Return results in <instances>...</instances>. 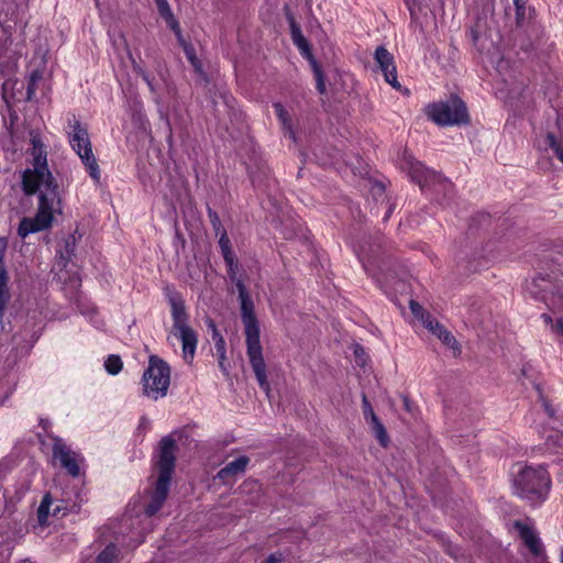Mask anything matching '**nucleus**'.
Listing matches in <instances>:
<instances>
[{
	"mask_svg": "<svg viewBox=\"0 0 563 563\" xmlns=\"http://www.w3.org/2000/svg\"><path fill=\"white\" fill-rule=\"evenodd\" d=\"M235 286L241 303V319L244 324L249 361L260 387L265 391H269L266 363L263 357V349L260 340V324L254 311V302L242 280L238 279Z\"/></svg>",
	"mask_w": 563,
	"mask_h": 563,
	"instance_id": "f257e3e1",
	"label": "nucleus"
},
{
	"mask_svg": "<svg viewBox=\"0 0 563 563\" xmlns=\"http://www.w3.org/2000/svg\"><path fill=\"white\" fill-rule=\"evenodd\" d=\"M177 444L172 435H165L158 443V460L155 466L158 476L150 503L144 512L147 517L155 516L167 499L172 476L175 471Z\"/></svg>",
	"mask_w": 563,
	"mask_h": 563,
	"instance_id": "f03ea898",
	"label": "nucleus"
},
{
	"mask_svg": "<svg viewBox=\"0 0 563 563\" xmlns=\"http://www.w3.org/2000/svg\"><path fill=\"white\" fill-rule=\"evenodd\" d=\"M512 493L531 506L543 504L551 489V477L543 465H525L512 473Z\"/></svg>",
	"mask_w": 563,
	"mask_h": 563,
	"instance_id": "7ed1b4c3",
	"label": "nucleus"
},
{
	"mask_svg": "<svg viewBox=\"0 0 563 563\" xmlns=\"http://www.w3.org/2000/svg\"><path fill=\"white\" fill-rule=\"evenodd\" d=\"M33 168L22 173V190L26 196H33L41 191L58 192V184L47 167L46 151L41 139L36 135L32 140Z\"/></svg>",
	"mask_w": 563,
	"mask_h": 563,
	"instance_id": "20e7f679",
	"label": "nucleus"
},
{
	"mask_svg": "<svg viewBox=\"0 0 563 563\" xmlns=\"http://www.w3.org/2000/svg\"><path fill=\"white\" fill-rule=\"evenodd\" d=\"M165 295L170 306L172 333L180 340L184 358L190 363L196 353L198 334L189 324V314L183 295L170 289H166Z\"/></svg>",
	"mask_w": 563,
	"mask_h": 563,
	"instance_id": "39448f33",
	"label": "nucleus"
},
{
	"mask_svg": "<svg viewBox=\"0 0 563 563\" xmlns=\"http://www.w3.org/2000/svg\"><path fill=\"white\" fill-rule=\"evenodd\" d=\"M400 166L422 190L431 188L437 196L442 195L443 201H440L441 203H450L454 195V187L448 178L430 170L421 162L407 153L404 154Z\"/></svg>",
	"mask_w": 563,
	"mask_h": 563,
	"instance_id": "423d86ee",
	"label": "nucleus"
},
{
	"mask_svg": "<svg viewBox=\"0 0 563 563\" xmlns=\"http://www.w3.org/2000/svg\"><path fill=\"white\" fill-rule=\"evenodd\" d=\"M34 218L24 217L19 224L18 234L24 239L29 234L47 230L52 227L56 206L60 203L59 194L41 191Z\"/></svg>",
	"mask_w": 563,
	"mask_h": 563,
	"instance_id": "0eeeda50",
	"label": "nucleus"
},
{
	"mask_svg": "<svg viewBox=\"0 0 563 563\" xmlns=\"http://www.w3.org/2000/svg\"><path fill=\"white\" fill-rule=\"evenodd\" d=\"M143 393L148 398L157 400L167 395L170 385V367L163 358L151 355L148 366L142 376Z\"/></svg>",
	"mask_w": 563,
	"mask_h": 563,
	"instance_id": "6e6552de",
	"label": "nucleus"
},
{
	"mask_svg": "<svg viewBox=\"0 0 563 563\" xmlns=\"http://www.w3.org/2000/svg\"><path fill=\"white\" fill-rule=\"evenodd\" d=\"M68 140L71 148L80 157L90 177L99 183L100 180V168L97 159L92 153V145L89 139L88 130L85 128L75 115H73V122L69 120Z\"/></svg>",
	"mask_w": 563,
	"mask_h": 563,
	"instance_id": "1a4fd4ad",
	"label": "nucleus"
},
{
	"mask_svg": "<svg viewBox=\"0 0 563 563\" xmlns=\"http://www.w3.org/2000/svg\"><path fill=\"white\" fill-rule=\"evenodd\" d=\"M429 118L441 126L465 125L470 115L465 102L457 96L432 103L428 107Z\"/></svg>",
	"mask_w": 563,
	"mask_h": 563,
	"instance_id": "9d476101",
	"label": "nucleus"
},
{
	"mask_svg": "<svg viewBox=\"0 0 563 563\" xmlns=\"http://www.w3.org/2000/svg\"><path fill=\"white\" fill-rule=\"evenodd\" d=\"M533 14L534 10H529L528 15L516 19V27L511 32L514 45L527 54L536 53L543 37V29Z\"/></svg>",
	"mask_w": 563,
	"mask_h": 563,
	"instance_id": "9b49d317",
	"label": "nucleus"
},
{
	"mask_svg": "<svg viewBox=\"0 0 563 563\" xmlns=\"http://www.w3.org/2000/svg\"><path fill=\"white\" fill-rule=\"evenodd\" d=\"M382 249V244L377 243L371 245L368 251L363 250L366 258H362V262L365 271L368 272L369 275L375 277L377 280H380V277H383L384 282L389 285L391 284L393 276L388 272L385 260L379 258Z\"/></svg>",
	"mask_w": 563,
	"mask_h": 563,
	"instance_id": "f8f14e48",
	"label": "nucleus"
},
{
	"mask_svg": "<svg viewBox=\"0 0 563 563\" xmlns=\"http://www.w3.org/2000/svg\"><path fill=\"white\" fill-rule=\"evenodd\" d=\"M53 456L60 462V466L71 477H78L80 473L78 464V454L70 450V448L58 437L53 438Z\"/></svg>",
	"mask_w": 563,
	"mask_h": 563,
	"instance_id": "ddd939ff",
	"label": "nucleus"
},
{
	"mask_svg": "<svg viewBox=\"0 0 563 563\" xmlns=\"http://www.w3.org/2000/svg\"><path fill=\"white\" fill-rule=\"evenodd\" d=\"M374 59L383 73L385 81L394 89L402 91V87L397 79V68L394 56L383 45L378 46L374 53Z\"/></svg>",
	"mask_w": 563,
	"mask_h": 563,
	"instance_id": "4468645a",
	"label": "nucleus"
},
{
	"mask_svg": "<svg viewBox=\"0 0 563 563\" xmlns=\"http://www.w3.org/2000/svg\"><path fill=\"white\" fill-rule=\"evenodd\" d=\"M514 527L519 532L521 540L523 541L525 545L529 549L531 554L536 558L544 559V547L542 544L541 539L538 537L537 532L531 527H529L528 525L523 523L520 520H516L514 522Z\"/></svg>",
	"mask_w": 563,
	"mask_h": 563,
	"instance_id": "2eb2a0df",
	"label": "nucleus"
},
{
	"mask_svg": "<svg viewBox=\"0 0 563 563\" xmlns=\"http://www.w3.org/2000/svg\"><path fill=\"white\" fill-rule=\"evenodd\" d=\"M249 463L250 459L246 455H240L219 470L214 478L225 485L231 484L245 473Z\"/></svg>",
	"mask_w": 563,
	"mask_h": 563,
	"instance_id": "dca6fc26",
	"label": "nucleus"
},
{
	"mask_svg": "<svg viewBox=\"0 0 563 563\" xmlns=\"http://www.w3.org/2000/svg\"><path fill=\"white\" fill-rule=\"evenodd\" d=\"M289 21H290L291 40H292L294 44L299 49L300 54L309 60V63H311L312 60H316V58L311 52L309 42L303 36V34L300 30V26L297 24V22L295 21L294 18H290Z\"/></svg>",
	"mask_w": 563,
	"mask_h": 563,
	"instance_id": "f3484780",
	"label": "nucleus"
},
{
	"mask_svg": "<svg viewBox=\"0 0 563 563\" xmlns=\"http://www.w3.org/2000/svg\"><path fill=\"white\" fill-rule=\"evenodd\" d=\"M550 290L551 282L542 275L534 277L530 283L527 284V291L531 295V297L540 301H547V297Z\"/></svg>",
	"mask_w": 563,
	"mask_h": 563,
	"instance_id": "a211bd4d",
	"label": "nucleus"
},
{
	"mask_svg": "<svg viewBox=\"0 0 563 563\" xmlns=\"http://www.w3.org/2000/svg\"><path fill=\"white\" fill-rule=\"evenodd\" d=\"M155 3L157 5L159 15L166 21L168 26L172 29V31L178 37V40L183 43L181 30H180L179 23L176 20V18L174 16L168 1L167 0H155Z\"/></svg>",
	"mask_w": 563,
	"mask_h": 563,
	"instance_id": "6ab92c4d",
	"label": "nucleus"
},
{
	"mask_svg": "<svg viewBox=\"0 0 563 563\" xmlns=\"http://www.w3.org/2000/svg\"><path fill=\"white\" fill-rule=\"evenodd\" d=\"M432 334L437 335L443 344L452 350H459V343L451 332H449L437 319H432L430 327H426Z\"/></svg>",
	"mask_w": 563,
	"mask_h": 563,
	"instance_id": "aec40b11",
	"label": "nucleus"
},
{
	"mask_svg": "<svg viewBox=\"0 0 563 563\" xmlns=\"http://www.w3.org/2000/svg\"><path fill=\"white\" fill-rule=\"evenodd\" d=\"M369 423L372 427V431H373L375 438L377 439V441L379 442V444L383 448H386L389 443V437L387 434V431H386L384 424L380 422V420L378 419V417L376 415H373V418L369 420Z\"/></svg>",
	"mask_w": 563,
	"mask_h": 563,
	"instance_id": "412c9836",
	"label": "nucleus"
},
{
	"mask_svg": "<svg viewBox=\"0 0 563 563\" xmlns=\"http://www.w3.org/2000/svg\"><path fill=\"white\" fill-rule=\"evenodd\" d=\"M218 236H219V246H220L222 256L224 258V262L228 266H230V268H232V266L234 265V253L231 247L230 239H229L227 232H223L221 235H218Z\"/></svg>",
	"mask_w": 563,
	"mask_h": 563,
	"instance_id": "4be33fe9",
	"label": "nucleus"
},
{
	"mask_svg": "<svg viewBox=\"0 0 563 563\" xmlns=\"http://www.w3.org/2000/svg\"><path fill=\"white\" fill-rule=\"evenodd\" d=\"M409 308L412 314L419 319L424 327H430L433 317L427 310H424V308L419 302L410 300Z\"/></svg>",
	"mask_w": 563,
	"mask_h": 563,
	"instance_id": "5701e85b",
	"label": "nucleus"
},
{
	"mask_svg": "<svg viewBox=\"0 0 563 563\" xmlns=\"http://www.w3.org/2000/svg\"><path fill=\"white\" fill-rule=\"evenodd\" d=\"M273 107H274L275 113H276L277 118L279 119V121L282 122L283 126L285 129H287L289 136L291 139H295V133L290 126V118H289L288 111L279 102L274 103Z\"/></svg>",
	"mask_w": 563,
	"mask_h": 563,
	"instance_id": "b1692460",
	"label": "nucleus"
},
{
	"mask_svg": "<svg viewBox=\"0 0 563 563\" xmlns=\"http://www.w3.org/2000/svg\"><path fill=\"white\" fill-rule=\"evenodd\" d=\"M309 64H310V66L312 68L313 75H314V79H316V82H317V86H316L317 90L321 95L325 93V91H327V88H325V77H324V74H323L320 65L318 64L317 60H312Z\"/></svg>",
	"mask_w": 563,
	"mask_h": 563,
	"instance_id": "393cba45",
	"label": "nucleus"
},
{
	"mask_svg": "<svg viewBox=\"0 0 563 563\" xmlns=\"http://www.w3.org/2000/svg\"><path fill=\"white\" fill-rule=\"evenodd\" d=\"M412 20H418L419 14L422 13V11L428 5V0H404Z\"/></svg>",
	"mask_w": 563,
	"mask_h": 563,
	"instance_id": "a878e982",
	"label": "nucleus"
},
{
	"mask_svg": "<svg viewBox=\"0 0 563 563\" xmlns=\"http://www.w3.org/2000/svg\"><path fill=\"white\" fill-rule=\"evenodd\" d=\"M123 363L119 355L111 354L104 361V368L110 375H117L122 371Z\"/></svg>",
	"mask_w": 563,
	"mask_h": 563,
	"instance_id": "bb28decb",
	"label": "nucleus"
},
{
	"mask_svg": "<svg viewBox=\"0 0 563 563\" xmlns=\"http://www.w3.org/2000/svg\"><path fill=\"white\" fill-rule=\"evenodd\" d=\"M42 79V73L38 69L32 70L27 78L26 100H32L35 96L36 85Z\"/></svg>",
	"mask_w": 563,
	"mask_h": 563,
	"instance_id": "cd10ccee",
	"label": "nucleus"
},
{
	"mask_svg": "<svg viewBox=\"0 0 563 563\" xmlns=\"http://www.w3.org/2000/svg\"><path fill=\"white\" fill-rule=\"evenodd\" d=\"M209 327L212 328V340L214 341V346L218 356H223L225 354V341L223 336L218 331L214 322L212 320L209 321Z\"/></svg>",
	"mask_w": 563,
	"mask_h": 563,
	"instance_id": "c85d7f7f",
	"label": "nucleus"
},
{
	"mask_svg": "<svg viewBox=\"0 0 563 563\" xmlns=\"http://www.w3.org/2000/svg\"><path fill=\"white\" fill-rule=\"evenodd\" d=\"M7 247L5 239L0 238V287H8V272L4 266V252Z\"/></svg>",
	"mask_w": 563,
	"mask_h": 563,
	"instance_id": "c756f323",
	"label": "nucleus"
},
{
	"mask_svg": "<svg viewBox=\"0 0 563 563\" xmlns=\"http://www.w3.org/2000/svg\"><path fill=\"white\" fill-rule=\"evenodd\" d=\"M76 250V238L74 235H68L65 239L64 251L60 252V257L66 262L70 261L75 255Z\"/></svg>",
	"mask_w": 563,
	"mask_h": 563,
	"instance_id": "7c9ffc66",
	"label": "nucleus"
},
{
	"mask_svg": "<svg viewBox=\"0 0 563 563\" xmlns=\"http://www.w3.org/2000/svg\"><path fill=\"white\" fill-rule=\"evenodd\" d=\"M207 213L217 236L221 235L223 232H227L221 223L219 214L209 206L207 208Z\"/></svg>",
	"mask_w": 563,
	"mask_h": 563,
	"instance_id": "2f4dec72",
	"label": "nucleus"
},
{
	"mask_svg": "<svg viewBox=\"0 0 563 563\" xmlns=\"http://www.w3.org/2000/svg\"><path fill=\"white\" fill-rule=\"evenodd\" d=\"M10 300V292L8 287H0V331H3V316Z\"/></svg>",
	"mask_w": 563,
	"mask_h": 563,
	"instance_id": "473e14b6",
	"label": "nucleus"
},
{
	"mask_svg": "<svg viewBox=\"0 0 563 563\" xmlns=\"http://www.w3.org/2000/svg\"><path fill=\"white\" fill-rule=\"evenodd\" d=\"M113 560H114V548L111 545V547H107L104 550H102L98 554L95 563H113Z\"/></svg>",
	"mask_w": 563,
	"mask_h": 563,
	"instance_id": "72a5a7b5",
	"label": "nucleus"
},
{
	"mask_svg": "<svg viewBox=\"0 0 563 563\" xmlns=\"http://www.w3.org/2000/svg\"><path fill=\"white\" fill-rule=\"evenodd\" d=\"M49 505L51 501L48 499V495H46L37 509V517L40 521H44L47 518L49 512Z\"/></svg>",
	"mask_w": 563,
	"mask_h": 563,
	"instance_id": "f704fd0d",
	"label": "nucleus"
},
{
	"mask_svg": "<svg viewBox=\"0 0 563 563\" xmlns=\"http://www.w3.org/2000/svg\"><path fill=\"white\" fill-rule=\"evenodd\" d=\"M514 4L516 7V19L523 18L529 14V10H532L531 8L526 7L527 0H512Z\"/></svg>",
	"mask_w": 563,
	"mask_h": 563,
	"instance_id": "c9c22d12",
	"label": "nucleus"
},
{
	"mask_svg": "<svg viewBox=\"0 0 563 563\" xmlns=\"http://www.w3.org/2000/svg\"><path fill=\"white\" fill-rule=\"evenodd\" d=\"M184 52L186 54V57L188 58V60L195 66L197 67L198 64H199V60L196 56V53H195V48L191 44H184Z\"/></svg>",
	"mask_w": 563,
	"mask_h": 563,
	"instance_id": "e433bc0d",
	"label": "nucleus"
},
{
	"mask_svg": "<svg viewBox=\"0 0 563 563\" xmlns=\"http://www.w3.org/2000/svg\"><path fill=\"white\" fill-rule=\"evenodd\" d=\"M362 406H363V413L366 419L369 418V420L373 418V415H375L372 405L369 400L367 399L366 395H363L362 397Z\"/></svg>",
	"mask_w": 563,
	"mask_h": 563,
	"instance_id": "4c0bfd02",
	"label": "nucleus"
},
{
	"mask_svg": "<svg viewBox=\"0 0 563 563\" xmlns=\"http://www.w3.org/2000/svg\"><path fill=\"white\" fill-rule=\"evenodd\" d=\"M218 363L221 372L223 375L229 376L230 369H229V363L227 362V356L223 354V356H218Z\"/></svg>",
	"mask_w": 563,
	"mask_h": 563,
	"instance_id": "58836bf2",
	"label": "nucleus"
},
{
	"mask_svg": "<svg viewBox=\"0 0 563 563\" xmlns=\"http://www.w3.org/2000/svg\"><path fill=\"white\" fill-rule=\"evenodd\" d=\"M284 555L280 552H275L268 555L267 559L263 561V563H282L284 561Z\"/></svg>",
	"mask_w": 563,
	"mask_h": 563,
	"instance_id": "ea45409f",
	"label": "nucleus"
},
{
	"mask_svg": "<svg viewBox=\"0 0 563 563\" xmlns=\"http://www.w3.org/2000/svg\"><path fill=\"white\" fill-rule=\"evenodd\" d=\"M550 328L552 332L563 335V319L554 320Z\"/></svg>",
	"mask_w": 563,
	"mask_h": 563,
	"instance_id": "a19ab883",
	"label": "nucleus"
},
{
	"mask_svg": "<svg viewBox=\"0 0 563 563\" xmlns=\"http://www.w3.org/2000/svg\"><path fill=\"white\" fill-rule=\"evenodd\" d=\"M541 319L544 321V323H545L547 325H550V327L552 325V323H553V321H554V320L551 318V316H549L548 313H542V314H541Z\"/></svg>",
	"mask_w": 563,
	"mask_h": 563,
	"instance_id": "79ce46f5",
	"label": "nucleus"
},
{
	"mask_svg": "<svg viewBox=\"0 0 563 563\" xmlns=\"http://www.w3.org/2000/svg\"><path fill=\"white\" fill-rule=\"evenodd\" d=\"M235 267H236V261L234 260V265L232 266V268H230V266H228V273L230 275V277L233 279L234 276H235Z\"/></svg>",
	"mask_w": 563,
	"mask_h": 563,
	"instance_id": "37998d69",
	"label": "nucleus"
},
{
	"mask_svg": "<svg viewBox=\"0 0 563 563\" xmlns=\"http://www.w3.org/2000/svg\"><path fill=\"white\" fill-rule=\"evenodd\" d=\"M544 408H545L547 413H548L550 417H553V416H554V410L551 408V406H550L548 402H544Z\"/></svg>",
	"mask_w": 563,
	"mask_h": 563,
	"instance_id": "c03bdc74",
	"label": "nucleus"
},
{
	"mask_svg": "<svg viewBox=\"0 0 563 563\" xmlns=\"http://www.w3.org/2000/svg\"><path fill=\"white\" fill-rule=\"evenodd\" d=\"M471 35H472L473 42L476 43L478 40L477 32L475 30H471Z\"/></svg>",
	"mask_w": 563,
	"mask_h": 563,
	"instance_id": "a18cd8bd",
	"label": "nucleus"
},
{
	"mask_svg": "<svg viewBox=\"0 0 563 563\" xmlns=\"http://www.w3.org/2000/svg\"><path fill=\"white\" fill-rule=\"evenodd\" d=\"M4 500L7 503V494L2 492V486L0 485V501Z\"/></svg>",
	"mask_w": 563,
	"mask_h": 563,
	"instance_id": "49530a36",
	"label": "nucleus"
},
{
	"mask_svg": "<svg viewBox=\"0 0 563 563\" xmlns=\"http://www.w3.org/2000/svg\"><path fill=\"white\" fill-rule=\"evenodd\" d=\"M404 405H405L406 410L410 411V405H409L408 397H404Z\"/></svg>",
	"mask_w": 563,
	"mask_h": 563,
	"instance_id": "de8ad7c7",
	"label": "nucleus"
},
{
	"mask_svg": "<svg viewBox=\"0 0 563 563\" xmlns=\"http://www.w3.org/2000/svg\"><path fill=\"white\" fill-rule=\"evenodd\" d=\"M284 236H285V239H292V238H294V234H292V233H290V232H289V233H288V232H285V233H284Z\"/></svg>",
	"mask_w": 563,
	"mask_h": 563,
	"instance_id": "09e8293b",
	"label": "nucleus"
},
{
	"mask_svg": "<svg viewBox=\"0 0 563 563\" xmlns=\"http://www.w3.org/2000/svg\"><path fill=\"white\" fill-rule=\"evenodd\" d=\"M144 80L147 82V85L152 88V84L146 75H143Z\"/></svg>",
	"mask_w": 563,
	"mask_h": 563,
	"instance_id": "8fccbe9b",
	"label": "nucleus"
},
{
	"mask_svg": "<svg viewBox=\"0 0 563 563\" xmlns=\"http://www.w3.org/2000/svg\"><path fill=\"white\" fill-rule=\"evenodd\" d=\"M390 213H391V209L389 208L388 211L386 212L385 217H384L385 221L389 218Z\"/></svg>",
	"mask_w": 563,
	"mask_h": 563,
	"instance_id": "3c124183",
	"label": "nucleus"
},
{
	"mask_svg": "<svg viewBox=\"0 0 563 563\" xmlns=\"http://www.w3.org/2000/svg\"><path fill=\"white\" fill-rule=\"evenodd\" d=\"M561 275L563 276V263L559 264V269H558Z\"/></svg>",
	"mask_w": 563,
	"mask_h": 563,
	"instance_id": "603ef678",
	"label": "nucleus"
},
{
	"mask_svg": "<svg viewBox=\"0 0 563 563\" xmlns=\"http://www.w3.org/2000/svg\"><path fill=\"white\" fill-rule=\"evenodd\" d=\"M0 73L4 75V68L2 66L0 67Z\"/></svg>",
	"mask_w": 563,
	"mask_h": 563,
	"instance_id": "864d4df0",
	"label": "nucleus"
},
{
	"mask_svg": "<svg viewBox=\"0 0 563 563\" xmlns=\"http://www.w3.org/2000/svg\"><path fill=\"white\" fill-rule=\"evenodd\" d=\"M19 563H32V562H31V561H29V560H24V561H21V562H19Z\"/></svg>",
	"mask_w": 563,
	"mask_h": 563,
	"instance_id": "5fc2aeb1",
	"label": "nucleus"
},
{
	"mask_svg": "<svg viewBox=\"0 0 563 563\" xmlns=\"http://www.w3.org/2000/svg\"><path fill=\"white\" fill-rule=\"evenodd\" d=\"M556 437L559 438L560 441H563V437L562 435L556 434Z\"/></svg>",
	"mask_w": 563,
	"mask_h": 563,
	"instance_id": "6e6d98bb",
	"label": "nucleus"
},
{
	"mask_svg": "<svg viewBox=\"0 0 563 563\" xmlns=\"http://www.w3.org/2000/svg\"><path fill=\"white\" fill-rule=\"evenodd\" d=\"M561 563H563V550L561 551Z\"/></svg>",
	"mask_w": 563,
	"mask_h": 563,
	"instance_id": "4d7b16f0",
	"label": "nucleus"
}]
</instances>
